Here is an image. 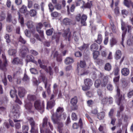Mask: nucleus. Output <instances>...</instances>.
Wrapping results in <instances>:
<instances>
[{
	"label": "nucleus",
	"instance_id": "1",
	"mask_svg": "<svg viewBox=\"0 0 133 133\" xmlns=\"http://www.w3.org/2000/svg\"><path fill=\"white\" fill-rule=\"evenodd\" d=\"M36 99V97L35 95L29 94L27 95V99L25 101V107L29 112L31 111L32 104L31 102L34 101Z\"/></svg>",
	"mask_w": 133,
	"mask_h": 133
},
{
	"label": "nucleus",
	"instance_id": "2",
	"mask_svg": "<svg viewBox=\"0 0 133 133\" xmlns=\"http://www.w3.org/2000/svg\"><path fill=\"white\" fill-rule=\"evenodd\" d=\"M39 72L40 74L38 77V79L39 81H42L44 82L45 85V87L46 89L47 92L48 94L49 95L51 93L50 85L48 84L47 79L45 77V75L43 71L42 70H40Z\"/></svg>",
	"mask_w": 133,
	"mask_h": 133
},
{
	"label": "nucleus",
	"instance_id": "3",
	"mask_svg": "<svg viewBox=\"0 0 133 133\" xmlns=\"http://www.w3.org/2000/svg\"><path fill=\"white\" fill-rule=\"evenodd\" d=\"M64 110L63 108L60 107H58L56 109L55 114H54V117L55 118V119H65L66 116L65 113L62 114ZM52 110L51 111V114H55L54 113L52 112Z\"/></svg>",
	"mask_w": 133,
	"mask_h": 133
},
{
	"label": "nucleus",
	"instance_id": "4",
	"mask_svg": "<svg viewBox=\"0 0 133 133\" xmlns=\"http://www.w3.org/2000/svg\"><path fill=\"white\" fill-rule=\"evenodd\" d=\"M121 28L122 30L124 32L123 33L122 35V41L121 42V44L124 47V45L123 44V42L124 41V38L126 33L127 30H128V32L130 33L131 32V26L130 25H125L124 27L123 26L122 24Z\"/></svg>",
	"mask_w": 133,
	"mask_h": 133
},
{
	"label": "nucleus",
	"instance_id": "5",
	"mask_svg": "<svg viewBox=\"0 0 133 133\" xmlns=\"http://www.w3.org/2000/svg\"><path fill=\"white\" fill-rule=\"evenodd\" d=\"M34 106L35 108L39 111L41 113L44 112V102L43 101L41 103L39 101H36L34 103Z\"/></svg>",
	"mask_w": 133,
	"mask_h": 133
},
{
	"label": "nucleus",
	"instance_id": "6",
	"mask_svg": "<svg viewBox=\"0 0 133 133\" xmlns=\"http://www.w3.org/2000/svg\"><path fill=\"white\" fill-rule=\"evenodd\" d=\"M13 116L14 118V122H20L22 121L21 120H17L19 117L20 114L19 111L17 108H16V107H14L12 110Z\"/></svg>",
	"mask_w": 133,
	"mask_h": 133
},
{
	"label": "nucleus",
	"instance_id": "7",
	"mask_svg": "<svg viewBox=\"0 0 133 133\" xmlns=\"http://www.w3.org/2000/svg\"><path fill=\"white\" fill-rule=\"evenodd\" d=\"M84 82L85 86H83L82 88L83 90L85 91L89 89L93 84L92 80L89 78L85 79L84 81Z\"/></svg>",
	"mask_w": 133,
	"mask_h": 133
},
{
	"label": "nucleus",
	"instance_id": "8",
	"mask_svg": "<svg viewBox=\"0 0 133 133\" xmlns=\"http://www.w3.org/2000/svg\"><path fill=\"white\" fill-rule=\"evenodd\" d=\"M52 116L51 117V119L54 124H57L58 125V128L59 129H61V128L63 126V123L60 121L61 119H55L54 117V114L52 113Z\"/></svg>",
	"mask_w": 133,
	"mask_h": 133
},
{
	"label": "nucleus",
	"instance_id": "9",
	"mask_svg": "<svg viewBox=\"0 0 133 133\" xmlns=\"http://www.w3.org/2000/svg\"><path fill=\"white\" fill-rule=\"evenodd\" d=\"M16 93L17 91L15 89L11 90L10 92V96L12 98L15 97L16 98V100L15 101V102L21 105L22 104V103L21 101L19 100L18 98Z\"/></svg>",
	"mask_w": 133,
	"mask_h": 133
},
{
	"label": "nucleus",
	"instance_id": "10",
	"mask_svg": "<svg viewBox=\"0 0 133 133\" xmlns=\"http://www.w3.org/2000/svg\"><path fill=\"white\" fill-rule=\"evenodd\" d=\"M62 35L63 37L66 39H68V40L69 41L70 39L71 38L72 35H71V32L70 31V29L68 28L65 30H64L62 33Z\"/></svg>",
	"mask_w": 133,
	"mask_h": 133
},
{
	"label": "nucleus",
	"instance_id": "11",
	"mask_svg": "<svg viewBox=\"0 0 133 133\" xmlns=\"http://www.w3.org/2000/svg\"><path fill=\"white\" fill-rule=\"evenodd\" d=\"M2 57L3 59L4 62L3 64H2V62L0 59V69L4 70L5 69V67L7 65V63L6 60V56L4 53L2 55Z\"/></svg>",
	"mask_w": 133,
	"mask_h": 133
},
{
	"label": "nucleus",
	"instance_id": "12",
	"mask_svg": "<svg viewBox=\"0 0 133 133\" xmlns=\"http://www.w3.org/2000/svg\"><path fill=\"white\" fill-rule=\"evenodd\" d=\"M48 118L46 117H45L43 119V122L42 126L44 128L46 127H49V126L51 130H53V126L49 122H48Z\"/></svg>",
	"mask_w": 133,
	"mask_h": 133
},
{
	"label": "nucleus",
	"instance_id": "13",
	"mask_svg": "<svg viewBox=\"0 0 133 133\" xmlns=\"http://www.w3.org/2000/svg\"><path fill=\"white\" fill-rule=\"evenodd\" d=\"M77 102V97H74L71 99L70 103L72 105V110H76L77 109V107L76 105Z\"/></svg>",
	"mask_w": 133,
	"mask_h": 133
},
{
	"label": "nucleus",
	"instance_id": "14",
	"mask_svg": "<svg viewBox=\"0 0 133 133\" xmlns=\"http://www.w3.org/2000/svg\"><path fill=\"white\" fill-rule=\"evenodd\" d=\"M26 93L25 89L22 87H19L18 88V95L21 97H24Z\"/></svg>",
	"mask_w": 133,
	"mask_h": 133
},
{
	"label": "nucleus",
	"instance_id": "15",
	"mask_svg": "<svg viewBox=\"0 0 133 133\" xmlns=\"http://www.w3.org/2000/svg\"><path fill=\"white\" fill-rule=\"evenodd\" d=\"M83 126V123L82 120L80 118L78 122V124L76 123H75L73 124L72 128L74 129H77L80 127L81 128H82Z\"/></svg>",
	"mask_w": 133,
	"mask_h": 133
},
{
	"label": "nucleus",
	"instance_id": "16",
	"mask_svg": "<svg viewBox=\"0 0 133 133\" xmlns=\"http://www.w3.org/2000/svg\"><path fill=\"white\" fill-rule=\"evenodd\" d=\"M41 68L44 69L47 72H49L50 75H51L52 74V69L51 67L49 66L48 68H47L46 66L43 65H40V66Z\"/></svg>",
	"mask_w": 133,
	"mask_h": 133
},
{
	"label": "nucleus",
	"instance_id": "17",
	"mask_svg": "<svg viewBox=\"0 0 133 133\" xmlns=\"http://www.w3.org/2000/svg\"><path fill=\"white\" fill-rule=\"evenodd\" d=\"M120 89L118 87H117V96L118 97V100L117 101V103L118 105L120 104L121 100L122 98V95L120 94Z\"/></svg>",
	"mask_w": 133,
	"mask_h": 133
},
{
	"label": "nucleus",
	"instance_id": "18",
	"mask_svg": "<svg viewBox=\"0 0 133 133\" xmlns=\"http://www.w3.org/2000/svg\"><path fill=\"white\" fill-rule=\"evenodd\" d=\"M72 20L67 18H64L62 21V23L66 25H70L72 24Z\"/></svg>",
	"mask_w": 133,
	"mask_h": 133
},
{
	"label": "nucleus",
	"instance_id": "19",
	"mask_svg": "<svg viewBox=\"0 0 133 133\" xmlns=\"http://www.w3.org/2000/svg\"><path fill=\"white\" fill-rule=\"evenodd\" d=\"M28 51V48L24 46L22 47V48L20 50V54L22 57H24L26 55V53Z\"/></svg>",
	"mask_w": 133,
	"mask_h": 133
},
{
	"label": "nucleus",
	"instance_id": "20",
	"mask_svg": "<svg viewBox=\"0 0 133 133\" xmlns=\"http://www.w3.org/2000/svg\"><path fill=\"white\" fill-rule=\"evenodd\" d=\"M55 103L54 101L50 100L47 103L46 109H51L55 105Z\"/></svg>",
	"mask_w": 133,
	"mask_h": 133
},
{
	"label": "nucleus",
	"instance_id": "21",
	"mask_svg": "<svg viewBox=\"0 0 133 133\" xmlns=\"http://www.w3.org/2000/svg\"><path fill=\"white\" fill-rule=\"evenodd\" d=\"M31 129L30 132L31 133H38V128L36 124L31 125Z\"/></svg>",
	"mask_w": 133,
	"mask_h": 133
},
{
	"label": "nucleus",
	"instance_id": "22",
	"mask_svg": "<svg viewBox=\"0 0 133 133\" xmlns=\"http://www.w3.org/2000/svg\"><path fill=\"white\" fill-rule=\"evenodd\" d=\"M73 59L70 57H67L64 60V63L66 65L71 64L74 62Z\"/></svg>",
	"mask_w": 133,
	"mask_h": 133
},
{
	"label": "nucleus",
	"instance_id": "23",
	"mask_svg": "<svg viewBox=\"0 0 133 133\" xmlns=\"http://www.w3.org/2000/svg\"><path fill=\"white\" fill-rule=\"evenodd\" d=\"M87 18V16L86 15H82L81 19V23L83 25H86V21Z\"/></svg>",
	"mask_w": 133,
	"mask_h": 133
},
{
	"label": "nucleus",
	"instance_id": "24",
	"mask_svg": "<svg viewBox=\"0 0 133 133\" xmlns=\"http://www.w3.org/2000/svg\"><path fill=\"white\" fill-rule=\"evenodd\" d=\"M121 72L122 75L127 76L129 73V70L128 69L126 68H124L121 70Z\"/></svg>",
	"mask_w": 133,
	"mask_h": 133
},
{
	"label": "nucleus",
	"instance_id": "25",
	"mask_svg": "<svg viewBox=\"0 0 133 133\" xmlns=\"http://www.w3.org/2000/svg\"><path fill=\"white\" fill-rule=\"evenodd\" d=\"M34 57L31 55H29L27 56L26 61L27 62H31L34 63L36 64L37 62L34 60Z\"/></svg>",
	"mask_w": 133,
	"mask_h": 133
},
{
	"label": "nucleus",
	"instance_id": "26",
	"mask_svg": "<svg viewBox=\"0 0 133 133\" xmlns=\"http://www.w3.org/2000/svg\"><path fill=\"white\" fill-rule=\"evenodd\" d=\"M108 82V77L104 76L101 81V84L104 87H105Z\"/></svg>",
	"mask_w": 133,
	"mask_h": 133
},
{
	"label": "nucleus",
	"instance_id": "27",
	"mask_svg": "<svg viewBox=\"0 0 133 133\" xmlns=\"http://www.w3.org/2000/svg\"><path fill=\"white\" fill-rule=\"evenodd\" d=\"M98 46L97 44L96 43H94L91 45L90 46L91 50L92 51H96L98 49Z\"/></svg>",
	"mask_w": 133,
	"mask_h": 133
},
{
	"label": "nucleus",
	"instance_id": "28",
	"mask_svg": "<svg viewBox=\"0 0 133 133\" xmlns=\"http://www.w3.org/2000/svg\"><path fill=\"white\" fill-rule=\"evenodd\" d=\"M8 52L10 55L14 56L16 53L17 51L16 49H11L9 50Z\"/></svg>",
	"mask_w": 133,
	"mask_h": 133
},
{
	"label": "nucleus",
	"instance_id": "29",
	"mask_svg": "<svg viewBox=\"0 0 133 133\" xmlns=\"http://www.w3.org/2000/svg\"><path fill=\"white\" fill-rule=\"evenodd\" d=\"M105 113L104 112H102L97 114V117L100 119H103L104 117Z\"/></svg>",
	"mask_w": 133,
	"mask_h": 133
},
{
	"label": "nucleus",
	"instance_id": "30",
	"mask_svg": "<svg viewBox=\"0 0 133 133\" xmlns=\"http://www.w3.org/2000/svg\"><path fill=\"white\" fill-rule=\"evenodd\" d=\"M110 44L111 46L115 45L117 43V41L116 39L114 37H112L110 40Z\"/></svg>",
	"mask_w": 133,
	"mask_h": 133
},
{
	"label": "nucleus",
	"instance_id": "31",
	"mask_svg": "<svg viewBox=\"0 0 133 133\" xmlns=\"http://www.w3.org/2000/svg\"><path fill=\"white\" fill-rule=\"evenodd\" d=\"M121 55V51L120 50H117L116 52L115 58L116 59H119Z\"/></svg>",
	"mask_w": 133,
	"mask_h": 133
},
{
	"label": "nucleus",
	"instance_id": "32",
	"mask_svg": "<svg viewBox=\"0 0 133 133\" xmlns=\"http://www.w3.org/2000/svg\"><path fill=\"white\" fill-rule=\"evenodd\" d=\"M132 2L130 0H124V5L128 7H129L132 4Z\"/></svg>",
	"mask_w": 133,
	"mask_h": 133
},
{
	"label": "nucleus",
	"instance_id": "33",
	"mask_svg": "<svg viewBox=\"0 0 133 133\" xmlns=\"http://www.w3.org/2000/svg\"><path fill=\"white\" fill-rule=\"evenodd\" d=\"M89 45L88 44L83 43V45L78 47V49L81 50H86L88 47Z\"/></svg>",
	"mask_w": 133,
	"mask_h": 133
},
{
	"label": "nucleus",
	"instance_id": "34",
	"mask_svg": "<svg viewBox=\"0 0 133 133\" xmlns=\"http://www.w3.org/2000/svg\"><path fill=\"white\" fill-rule=\"evenodd\" d=\"M21 60L19 59L18 58H14L12 62V63L14 64L21 63Z\"/></svg>",
	"mask_w": 133,
	"mask_h": 133
},
{
	"label": "nucleus",
	"instance_id": "35",
	"mask_svg": "<svg viewBox=\"0 0 133 133\" xmlns=\"http://www.w3.org/2000/svg\"><path fill=\"white\" fill-rule=\"evenodd\" d=\"M85 2L83 1L80 0L76 2V4L77 6H79L82 5L81 8H83Z\"/></svg>",
	"mask_w": 133,
	"mask_h": 133
},
{
	"label": "nucleus",
	"instance_id": "36",
	"mask_svg": "<svg viewBox=\"0 0 133 133\" xmlns=\"http://www.w3.org/2000/svg\"><path fill=\"white\" fill-rule=\"evenodd\" d=\"M18 20L22 25L24 24V19L23 17L21 15L19 12H18Z\"/></svg>",
	"mask_w": 133,
	"mask_h": 133
},
{
	"label": "nucleus",
	"instance_id": "37",
	"mask_svg": "<svg viewBox=\"0 0 133 133\" xmlns=\"http://www.w3.org/2000/svg\"><path fill=\"white\" fill-rule=\"evenodd\" d=\"M27 10L26 7L24 5H23L20 9V12L23 13H24L26 12Z\"/></svg>",
	"mask_w": 133,
	"mask_h": 133
},
{
	"label": "nucleus",
	"instance_id": "38",
	"mask_svg": "<svg viewBox=\"0 0 133 133\" xmlns=\"http://www.w3.org/2000/svg\"><path fill=\"white\" fill-rule=\"evenodd\" d=\"M111 66L110 63H108L105 64L104 67L105 70L109 71L111 70Z\"/></svg>",
	"mask_w": 133,
	"mask_h": 133
},
{
	"label": "nucleus",
	"instance_id": "39",
	"mask_svg": "<svg viewBox=\"0 0 133 133\" xmlns=\"http://www.w3.org/2000/svg\"><path fill=\"white\" fill-rule=\"evenodd\" d=\"M27 119L29 122L31 126L36 124L32 118L28 117L27 118Z\"/></svg>",
	"mask_w": 133,
	"mask_h": 133
},
{
	"label": "nucleus",
	"instance_id": "40",
	"mask_svg": "<svg viewBox=\"0 0 133 133\" xmlns=\"http://www.w3.org/2000/svg\"><path fill=\"white\" fill-rule=\"evenodd\" d=\"M102 41V36L100 34H99L98 35L97 39L96 41V42L99 44H100Z\"/></svg>",
	"mask_w": 133,
	"mask_h": 133
},
{
	"label": "nucleus",
	"instance_id": "41",
	"mask_svg": "<svg viewBox=\"0 0 133 133\" xmlns=\"http://www.w3.org/2000/svg\"><path fill=\"white\" fill-rule=\"evenodd\" d=\"M92 3L90 1L87 2L86 4H84L83 7L85 8H90L92 5Z\"/></svg>",
	"mask_w": 133,
	"mask_h": 133
},
{
	"label": "nucleus",
	"instance_id": "42",
	"mask_svg": "<svg viewBox=\"0 0 133 133\" xmlns=\"http://www.w3.org/2000/svg\"><path fill=\"white\" fill-rule=\"evenodd\" d=\"M6 17L5 14L3 11H2L0 14V21H3Z\"/></svg>",
	"mask_w": 133,
	"mask_h": 133
},
{
	"label": "nucleus",
	"instance_id": "43",
	"mask_svg": "<svg viewBox=\"0 0 133 133\" xmlns=\"http://www.w3.org/2000/svg\"><path fill=\"white\" fill-rule=\"evenodd\" d=\"M119 68L118 67H115L114 71V74L115 76H119Z\"/></svg>",
	"mask_w": 133,
	"mask_h": 133
},
{
	"label": "nucleus",
	"instance_id": "44",
	"mask_svg": "<svg viewBox=\"0 0 133 133\" xmlns=\"http://www.w3.org/2000/svg\"><path fill=\"white\" fill-rule=\"evenodd\" d=\"M22 80L24 82H28L29 80V78L26 74H25Z\"/></svg>",
	"mask_w": 133,
	"mask_h": 133
},
{
	"label": "nucleus",
	"instance_id": "45",
	"mask_svg": "<svg viewBox=\"0 0 133 133\" xmlns=\"http://www.w3.org/2000/svg\"><path fill=\"white\" fill-rule=\"evenodd\" d=\"M26 25L28 28H31L33 26V23L32 21H28L26 23Z\"/></svg>",
	"mask_w": 133,
	"mask_h": 133
},
{
	"label": "nucleus",
	"instance_id": "46",
	"mask_svg": "<svg viewBox=\"0 0 133 133\" xmlns=\"http://www.w3.org/2000/svg\"><path fill=\"white\" fill-rule=\"evenodd\" d=\"M108 98H107V97H104L101 100L102 103L103 105L106 104L108 102Z\"/></svg>",
	"mask_w": 133,
	"mask_h": 133
},
{
	"label": "nucleus",
	"instance_id": "47",
	"mask_svg": "<svg viewBox=\"0 0 133 133\" xmlns=\"http://www.w3.org/2000/svg\"><path fill=\"white\" fill-rule=\"evenodd\" d=\"M22 129L23 133H28L27 131L28 130L29 127L28 126H23L22 127Z\"/></svg>",
	"mask_w": 133,
	"mask_h": 133
},
{
	"label": "nucleus",
	"instance_id": "48",
	"mask_svg": "<svg viewBox=\"0 0 133 133\" xmlns=\"http://www.w3.org/2000/svg\"><path fill=\"white\" fill-rule=\"evenodd\" d=\"M36 11L34 9L31 10L30 11V15L31 16H34L36 14Z\"/></svg>",
	"mask_w": 133,
	"mask_h": 133
},
{
	"label": "nucleus",
	"instance_id": "49",
	"mask_svg": "<svg viewBox=\"0 0 133 133\" xmlns=\"http://www.w3.org/2000/svg\"><path fill=\"white\" fill-rule=\"evenodd\" d=\"M99 55V52L98 51H95L93 53V58L94 59H97L98 56Z\"/></svg>",
	"mask_w": 133,
	"mask_h": 133
},
{
	"label": "nucleus",
	"instance_id": "50",
	"mask_svg": "<svg viewBox=\"0 0 133 133\" xmlns=\"http://www.w3.org/2000/svg\"><path fill=\"white\" fill-rule=\"evenodd\" d=\"M13 17H12L11 15L9 14H8L6 18V21L9 22H10L12 21V20Z\"/></svg>",
	"mask_w": 133,
	"mask_h": 133
},
{
	"label": "nucleus",
	"instance_id": "51",
	"mask_svg": "<svg viewBox=\"0 0 133 133\" xmlns=\"http://www.w3.org/2000/svg\"><path fill=\"white\" fill-rule=\"evenodd\" d=\"M101 83V81L99 80H96L95 82L94 85L95 87L98 88L100 85Z\"/></svg>",
	"mask_w": 133,
	"mask_h": 133
},
{
	"label": "nucleus",
	"instance_id": "52",
	"mask_svg": "<svg viewBox=\"0 0 133 133\" xmlns=\"http://www.w3.org/2000/svg\"><path fill=\"white\" fill-rule=\"evenodd\" d=\"M58 85L56 83H55L54 84L53 86V88L54 89L53 91V92L56 93V92H58Z\"/></svg>",
	"mask_w": 133,
	"mask_h": 133
},
{
	"label": "nucleus",
	"instance_id": "53",
	"mask_svg": "<svg viewBox=\"0 0 133 133\" xmlns=\"http://www.w3.org/2000/svg\"><path fill=\"white\" fill-rule=\"evenodd\" d=\"M59 14L56 12H54L51 13V16L54 17H58Z\"/></svg>",
	"mask_w": 133,
	"mask_h": 133
},
{
	"label": "nucleus",
	"instance_id": "54",
	"mask_svg": "<svg viewBox=\"0 0 133 133\" xmlns=\"http://www.w3.org/2000/svg\"><path fill=\"white\" fill-rule=\"evenodd\" d=\"M89 73L88 71L85 70L84 69H82L81 71V75H86Z\"/></svg>",
	"mask_w": 133,
	"mask_h": 133
},
{
	"label": "nucleus",
	"instance_id": "55",
	"mask_svg": "<svg viewBox=\"0 0 133 133\" xmlns=\"http://www.w3.org/2000/svg\"><path fill=\"white\" fill-rule=\"evenodd\" d=\"M53 31L52 29H48L46 31V33L47 35L50 36L51 35Z\"/></svg>",
	"mask_w": 133,
	"mask_h": 133
},
{
	"label": "nucleus",
	"instance_id": "56",
	"mask_svg": "<svg viewBox=\"0 0 133 133\" xmlns=\"http://www.w3.org/2000/svg\"><path fill=\"white\" fill-rule=\"evenodd\" d=\"M52 54L53 55V57L54 58L57 57L59 55H61L58 54V52L57 51H52Z\"/></svg>",
	"mask_w": 133,
	"mask_h": 133
},
{
	"label": "nucleus",
	"instance_id": "57",
	"mask_svg": "<svg viewBox=\"0 0 133 133\" xmlns=\"http://www.w3.org/2000/svg\"><path fill=\"white\" fill-rule=\"evenodd\" d=\"M5 38L6 39V41L7 43H9L10 42L9 35L8 34H6L5 36Z\"/></svg>",
	"mask_w": 133,
	"mask_h": 133
},
{
	"label": "nucleus",
	"instance_id": "58",
	"mask_svg": "<svg viewBox=\"0 0 133 133\" xmlns=\"http://www.w3.org/2000/svg\"><path fill=\"white\" fill-rule=\"evenodd\" d=\"M71 117L72 119L73 120L76 121L77 119V116L76 114L75 113H72Z\"/></svg>",
	"mask_w": 133,
	"mask_h": 133
},
{
	"label": "nucleus",
	"instance_id": "59",
	"mask_svg": "<svg viewBox=\"0 0 133 133\" xmlns=\"http://www.w3.org/2000/svg\"><path fill=\"white\" fill-rule=\"evenodd\" d=\"M6 111V108L5 107H0V112L1 113L5 112Z\"/></svg>",
	"mask_w": 133,
	"mask_h": 133
},
{
	"label": "nucleus",
	"instance_id": "60",
	"mask_svg": "<svg viewBox=\"0 0 133 133\" xmlns=\"http://www.w3.org/2000/svg\"><path fill=\"white\" fill-rule=\"evenodd\" d=\"M54 7L57 10H60L62 8L61 5L59 4H56Z\"/></svg>",
	"mask_w": 133,
	"mask_h": 133
},
{
	"label": "nucleus",
	"instance_id": "61",
	"mask_svg": "<svg viewBox=\"0 0 133 133\" xmlns=\"http://www.w3.org/2000/svg\"><path fill=\"white\" fill-rule=\"evenodd\" d=\"M12 30V26L11 25H8L6 26V30L8 32H10Z\"/></svg>",
	"mask_w": 133,
	"mask_h": 133
},
{
	"label": "nucleus",
	"instance_id": "62",
	"mask_svg": "<svg viewBox=\"0 0 133 133\" xmlns=\"http://www.w3.org/2000/svg\"><path fill=\"white\" fill-rule=\"evenodd\" d=\"M18 41L23 44H25L26 42V41L21 36L18 39Z\"/></svg>",
	"mask_w": 133,
	"mask_h": 133
},
{
	"label": "nucleus",
	"instance_id": "63",
	"mask_svg": "<svg viewBox=\"0 0 133 133\" xmlns=\"http://www.w3.org/2000/svg\"><path fill=\"white\" fill-rule=\"evenodd\" d=\"M127 44L129 46L133 44V41L131 39H128L127 41Z\"/></svg>",
	"mask_w": 133,
	"mask_h": 133
},
{
	"label": "nucleus",
	"instance_id": "64",
	"mask_svg": "<svg viewBox=\"0 0 133 133\" xmlns=\"http://www.w3.org/2000/svg\"><path fill=\"white\" fill-rule=\"evenodd\" d=\"M128 97L129 98H130L132 96H133V90L130 91L127 94Z\"/></svg>",
	"mask_w": 133,
	"mask_h": 133
}]
</instances>
